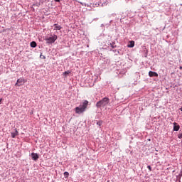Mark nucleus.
Listing matches in <instances>:
<instances>
[{
  "label": "nucleus",
  "mask_w": 182,
  "mask_h": 182,
  "mask_svg": "<svg viewBox=\"0 0 182 182\" xmlns=\"http://www.w3.org/2000/svg\"><path fill=\"white\" fill-rule=\"evenodd\" d=\"M26 82H27L26 79L23 77H20L19 79L17 80L16 83L15 84V86H17V87L23 86V84L26 83Z\"/></svg>",
  "instance_id": "3"
},
{
  "label": "nucleus",
  "mask_w": 182,
  "mask_h": 182,
  "mask_svg": "<svg viewBox=\"0 0 182 182\" xmlns=\"http://www.w3.org/2000/svg\"><path fill=\"white\" fill-rule=\"evenodd\" d=\"M89 105V101L84 100L82 103L80 105L79 107H76L75 108V112L77 114H80L85 112H86V109H87V106Z\"/></svg>",
  "instance_id": "1"
},
{
  "label": "nucleus",
  "mask_w": 182,
  "mask_h": 182,
  "mask_svg": "<svg viewBox=\"0 0 182 182\" xmlns=\"http://www.w3.org/2000/svg\"><path fill=\"white\" fill-rule=\"evenodd\" d=\"M63 75L66 76V75H70V71L68 70L63 73Z\"/></svg>",
  "instance_id": "12"
},
{
  "label": "nucleus",
  "mask_w": 182,
  "mask_h": 182,
  "mask_svg": "<svg viewBox=\"0 0 182 182\" xmlns=\"http://www.w3.org/2000/svg\"><path fill=\"white\" fill-rule=\"evenodd\" d=\"M128 48H134V41H129V44L128 45Z\"/></svg>",
  "instance_id": "9"
},
{
  "label": "nucleus",
  "mask_w": 182,
  "mask_h": 182,
  "mask_svg": "<svg viewBox=\"0 0 182 182\" xmlns=\"http://www.w3.org/2000/svg\"><path fill=\"white\" fill-rule=\"evenodd\" d=\"M97 124L98 126H102V122H97Z\"/></svg>",
  "instance_id": "15"
},
{
  "label": "nucleus",
  "mask_w": 182,
  "mask_h": 182,
  "mask_svg": "<svg viewBox=\"0 0 182 182\" xmlns=\"http://www.w3.org/2000/svg\"><path fill=\"white\" fill-rule=\"evenodd\" d=\"M56 39H58V36L54 35L53 36L46 38V41L47 43H53Z\"/></svg>",
  "instance_id": "4"
},
{
  "label": "nucleus",
  "mask_w": 182,
  "mask_h": 182,
  "mask_svg": "<svg viewBox=\"0 0 182 182\" xmlns=\"http://www.w3.org/2000/svg\"><path fill=\"white\" fill-rule=\"evenodd\" d=\"M147 168H149V171H151V166H147Z\"/></svg>",
  "instance_id": "17"
},
{
  "label": "nucleus",
  "mask_w": 182,
  "mask_h": 182,
  "mask_svg": "<svg viewBox=\"0 0 182 182\" xmlns=\"http://www.w3.org/2000/svg\"><path fill=\"white\" fill-rule=\"evenodd\" d=\"M64 176L65 177V178H68L69 177V172H65Z\"/></svg>",
  "instance_id": "11"
},
{
  "label": "nucleus",
  "mask_w": 182,
  "mask_h": 182,
  "mask_svg": "<svg viewBox=\"0 0 182 182\" xmlns=\"http://www.w3.org/2000/svg\"><path fill=\"white\" fill-rule=\"evenodd\" d=\"M173 130L174 132H178L180 130V125L177 122L173 123Z\"/></svg>",
  "instance_id": "7"
},
{
  "label": "nucleus",
  "mask_w": 182,
  "mask_h": 182,
  "mask_svg": "<svg viewBox=\"0 0 182 182\" xmlns=\"http://www.w3.org/2000/svg\"><path fill=\"white\" fill-rule=\"evenodd\" d=\"M40 58H41V59H46V57L45 55H43V54L40 55Z\"/></svg>",
  "instance_id": "13"
},
{
  "label": "nucleus",
  "mask_w": 182,
  "mask_h": 182,
  "mask_svg": "<svg viewBox=\"0 0 182 182\" xmlns=\"http://www.w3.org/2000/svg\"><path fill=\"white\" fill-rule=\"evenodd\" d=\"M11 137H12L13 139H15V137H16V134H15V133H11Z\"/></svg>",
  "instance_id": "14"
},
{
  "label": "nucleus",
  "mask_w": 182,
  "mask_h": 182,
  "mask_svg": "<svg viewBox=\"0 0 182 182\" xmlns=\"http://www.w3.org/2000/svg\"><path fill=\"white\" fill-rule=\"evenodd\" d=\"M149 76H150V77H159V74L156 72H153V71H149Z\"/></svg>",
  "instance_id": "5"
},
{
  "label": "nucleus",
  "mask_w": 182,
  "mask_h": 182,
  "mask_svg": "<svg viewBox=\"0 0 182 182\" xmlns=\"http://www.w3.org/2000/svg\"><path fill=\"white\" fill-rule=\"evenodd\" d=\"M60 29H62V26L58 24H54V31H60Z\"/></svg>",
  "instance_id": "8"
},
{
  "label": "nucleus",
  "mask_w": 182,
  "mask_h": 182,
  "mask_svg": "<svg viewBox=\"0 0 182 182\" xmlns=\"http://www.w3.org/2000/svg\"><path fill=\"white\" fill-rule=\"evenodd\" d=\"M178 139H182V134H179L178 135Z\"/></svg>",
  "instance_id": "16"
},
{
  "label": "nucleus",
  "mask_w": 182,
  "mask_h": 182,
  "mask_svg": "<svg viewBox=\"0 0 182 182\" xmlns=\"http://www.w3.org/2000/svg\"><path fill=\"white\" fill-rule=\"evenodd\" d=\"M179 69L182 70V66H180V67H179Z\"/></svg>",
  "instance_id": "20"
},
{
  "label": "nucleus",
  "mask_w": 182,
  "mask_h": 182,
  "mask_svg": "<svg viewBox=\"0 0 182 182\" xmlns=\"http://www.w3.org/2000/svg\"><path fill=\"white\" fill-rule=\"evenodd\" d=\"M1 102H2V98L0 99V105H1Z\"/></svg>",
  "instance_id": "19"
},
{
  "label": "nucleus",
  "mask_w": 182,
  "mask_h": 182,
  "mask_svg": "<svg viewBox=\"0 0 182 182\" xmlns=\"http://www.w3.org/2000/svg\"><path fill=\"white\" fill-rule=\"evenodd\" d=\"M31 158L33 160H34L35 161H36V160H38V159H39V155H38V154L36 153H31Z\"/></svg>",
  "instance_id": "6"
},
{
  "label": "nucleus",
  "mask_w": 182,
  "mask_h": 182,
  "mask_svg": "<svg viewBox=\"0 0 182 182\" xmlns=\"http://www.w3.org/2000/svg\"><path fill=\"white\" fill-rule=\"evenodd\" d=\"M36 46H37L36 42L32 41V42L31 43V48H36Z\"/></svg>",
  "instance_id": "10"
},
{
  "label": "nucleus",
  "mask_w": 182,
  "mask_h": 182,
  "mask_svg": "<svg viewBox=\"0 0 182 182\" xmlns=\"http://www.w3.org/2000/svg\"><path fill=\"white\" fill-rule=\"evenodd\" d=\"M110 102V100L107 97H104L102 100L98 101L96 103L97 107H105L109 105V102Z\"/></svg>",
  "instance_id": "2"
},
{
  "label": "nucleus",
  "mask_w": 182,
  "mask_h": 182,
  "mask_svg": "<svg viewBox=\"0 0 182 182\" xmlns=\"http://www.w3.org/2000/svg\"><path fill=\"white\" fill-rule=\"evenodd\" d=\"M55 2H60V0H54Z\"/></svg>",
  "instance_id": "18"
}]
</instances>
